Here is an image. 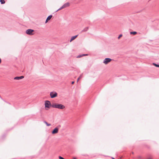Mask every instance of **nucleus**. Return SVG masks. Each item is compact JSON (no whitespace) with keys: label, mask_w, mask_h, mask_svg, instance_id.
<instances>
[{"label":"nucleus","mask_w":159,"mask_h":159,"mask_svg":"<svg viewBox=\"0 0 159 159\" xmlns=\"http://www.w3.org/2000/svg\"><path fill=\"white\" fill-rule=\"evenodd\" d=\"M52 106L53 108H57L60 109H63L65 108V107L64 105L61 104L56 103L53 104Z\"/></svg>","instance_id":"obj_1"},{"label":"nucleus","mask_w":159,"mask_h":159,"mask_svg":"<svg viewBox=\"0 0 159 159\" xmlns=\"http://www.w3.org/2000/svg\"><path fill=\"white\" fill-rule=\"evenodd\" d=\"M50 95L51 98H53L57 96V93L56 92L53 91L50 92Z\"/></svg>","instance_id":"obj_2"},{"label":"nucleus","mask_w":159,"mask_h":159,"mask_svg":"<svg viewBox=\"0 0 159 159\" xmlns=\"http://www.w3.org/2000/svg\"><path fill=\"white\" fill-rule=\"evenodd\" d=\"M70 5V4L69 2H67L66 3H65L57 11H58L59 10H60L61 9H63V8H65L66 7H69Z\"/></svg>","instance_id":"obj_3"},{"label":"nucleus","mask_w":159,"mask_h":159,"mask_svg":"<svg viewBox=\"0 0 159 159\" xmlns=\"http://www.w3.org/2000/svg\"><path fill=\"white\" fill-rule=\"evenodd\" d=\"M45 107L48 108H49L51 106L50 102L48 101H46L45 102Z\"/></svg>","instance_id":"obj_4"},{"label":"nucleus","mask_w":159,"mask_h":159,"mask_svg":"<svg viewBox=\"0 0 159 159\" xmlns=\"http://www.w3.org/2000/svg\"><path fill=\"white\" fill-rule=\"evenodd\" d=\"M34 32V30H33L30 29L27 30L26 31V33L27 34L31 35H33L34 34L33 33Z\"/></svg>","instance_id":"obj_5"},{"label":"nucleus","mask_w":159,"mask_h":159,"mask_svg":"<svg viewBox=\"0 0 159 159\" xmlns=\"http://www.w3.org/2000/svg\"><path fill=\"white\" fill-rule=\"evenodd\" d=\"M111 60H112L111 58H106L103 61V63L105 64H107L108 63L111 62Z\"/></svg>","instance_id":"obj_6"},{"label":"nucleus","mask_w":159,"mask_h":159,"mask_svg":"<svg viewBox=\"0 0 159 159\" xmlns=\"http://www.w3.org/2000/svg\"><path fill=\"white\" fill-rule=\"evenodd\" d=\"M58 131V129L57 128H55L52 131V134H57Z\"/></svg>","instance_id":"obj_7"},{"label":"nucleus","mask_w":159,"mask_h":159,"mask_svg":"<svg viewBox=\"0 0 159 159\" xmlns=\"http://www.w3.org/2000/svg\"><path fill=\"white\" fill-rule=\"evenodd\" d=\"M24 78L23 76H21L20 77H16L14 78V80H19L23 79Z\"/></svg>","instance_id":"obj_8"},{"label":"nucleus","mask_w":159,"mask_h":159,"mask_svg":"<svg viewBox=\"0 0 159 159\" xmlns=\"http://www.w3.org/2000/svg\"><path fill=\"white\" fill-rule=\"evenodd\" d=\"M52 15H50V16H49L47 17V18L46 20L45 23H46L48 21V20H50L51 19V18H52Z\"/></svg>","instance_id":"obj_9"},{"label":"nucleus","mask_w":159,"mask_h":159,"mask_svg":"<svg viewBox=\"0 0 159 159\" xmlns=\"http://www.w3.org/2000/svg\"><path fill=\"white\" fill-rule=\"evenodd\" d=\"M78 36V35H76L75 36H72L70 40V42H71L72 41L74 40Z\"/></svg>","instance_id":"obj_10"},{"label":"nucleus","mask_w":159,"mask_h":159,"mask_svg":"<svg viewBox=\"0 0 159 159\" xmlns=\"http://www.w3.org/2000/svg\"><path fill=\"white\" fill-rule=\"evenodd\" d=\"M137 34V32L136 31L131 32H130V34H131L135 35Z\"/></svg>","instance_id":"obj_11"},{"label":"nucleus","mask_w":159,"mask_h":159,"mask_svg":"<svg viewBox=\"0 0 159 159\" xmlns=\"http://www.w3.org/2000/svg\"><path fill=\"white\" fill-rule=\"evenodd\" d=\"M82 75H80L77 79V82H78V81L79 80H80V79H81L82 78Z\"/></svg>","instance_id":"obj_12"},{"label":"nucleus","mask_w":159,"mask_h":159,"mask_svg":"<svg viewBox=\"0 0 159 159\" xmlns=\"http://www.w3.org/2000/svg\"><path fill=\"white\" fill-rule=\"evenodd\" d=\"M0 2L1 4H3L5 3V1L4 0H0Z\"/></svg>","instance_id":"obj_13"},{"label":"nucleus","mask_w":159,"mask_h":159,"mask_svg":"<svg viewBox=\"0 0 159 159\" xmlns=\"http://www.w3.org/2000/svg\"><path fill=\"white\" fill-rule=\"evenodd\" d=\"M45 124L47 125L48 126H50L51 125V124H48V123L46 121H44V122Z\"/></svg>","instance_id":"obj_14"},{"label":"nucleus","mask_w":159,"mask_h":159,"mask_svg":"<svg viewBox=\"0 0 159 159\" xmlns=\"http://www.w3.org/2000/svg\"><path fill=\"white\" fill-rule=\"evenodd\" d=\"M153 65H154L155 66L159 67V65H157V64L155 63H153Z\"/></svg>","instance_id":"obj_15"},{"label":"nucleus","mask_w":159,"mask_h":159,"mask_svg":"<svg viewBox=\"0 0 159 159\" xmlns=\"http://www.w3.org/2000/svg\"><path fill=\"white\" fill-rule=\"evenodd\" d=\"M88 27H87L85 28L83 30V31L85 32L87 31L88 30Z\"/></svg>","instance_id":"obj_16"},{"label":"nucleus","mask_w":159,"mask_h":159,"mask_svg":"<svg viewBox=\"0 0 159 159\" xmlns=\"http://www.w3.org/2000/svg\"><path fill=\"white\" fill-rule=\"evenodd\" d=\"M122 36V34H120L118 37V39H120V38Z\"/></svg>","instance_id":"obj_17"},{"label":"nucleus","mask_w":159,"mask_h":159,"mask_svg":"<svg viewBox=\"0 0 159 159\" xmlns=\"http://www.w3.org/2000/svg\"><path fill=\"white\" fill-rule=\"evenodd\" d=\"M83 57L82 55H78L77 57V58H80V57Z\"/></svg>","instance_id":"obj_18"},{"label":"nucleus","mask_w":159,"mask_h":159,"mask_svg":"<svg viewBox=\"0 0 159 159\" xmlns=\"http://www.w3.org/2000/svg\"><path fill=\"white\" fill-rule=\"evenodd\" d=\"M59 158L60 159H65L63 157H61V156H59Z\"/></svg>","instance_id":"obj_19"},{"label":"nucleus","mask_w":159,"mask_h":159,"mask_svg":"<svg viewBox=\"0 0 159 159\" xmlns=\"http://www.w3.org/2000/svg\"><path fill=\"white\" fill-rule=\"evenodd\" d=\"M87 55H88L87 54H83L82 55L83 56H87Z\"/></svg>","instance_id":"obj_20"},{"label":"nucleus","mask_w":159,"mask_h":159,"mask_svg":"<svg viewBox=\"0 0 159 159\" xmlns=\"http://www.w3.org/2000/svg\"><path fill=\"white\" fill-rule=\"evenodd\" d=\"M74 83V81H72V82H71V84H73Z\"/></svg>","instance_id":"obj_21"},{"label":"nucleus","mask_w":159,"mask_h":159,"mask_svg":"<svg viewBox=\"0 0 159 159\" xmlns=\"http://www.w3.org/2000/svg\"><path fill=\"white\" fill-rule=\"evenodd\" d=\"M73 159H77V158L75 157H74Z\"/></svg>","instance_id":"obj_22"},{"label":"nucleus","mask_w":159,"mask_h":159,"mask_svg":"<svg viewBox=\"0 0 159 159\" xmlns=\"http://www.w3.org/2000/svg\"><path fill=\"white\" fill-rule=\"evenodd\" d=\"M1 63V58H0V64Z\"/></svg>","instance_id":"obj_23"},{"label":"nucleus","mask_w":159,"mask_h":159,"mask_svg":"<svg viewBox=\"0 0 159 159\" xmlns=\"http://www.w3.org/2000/svg\"><path fill=\"white\" fill-rule=\"evenodd\" d=\"M112 159H115L113 157H112Z\"/></svg>","instance_id":"obj_24"}]
</instances>
